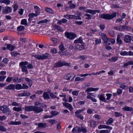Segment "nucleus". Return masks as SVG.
Listing matches in <instances>:
<instances>
[{"label": "nucleus", "instance_id": "obj_19", "mask_svg": "<svg viewBox=\"0 0 133 133\" xmlns=\"http://www.w3.org/2000/svg\"><path fill=\"white\" fill-rule=\"evenodd\" d=\"M77 130L79 132H82L83 133H86L87 131V129L84 127H78Z\"/></svg>", "mask_w": 133, "mask_h": 133}, {"label": "nucleus", "instance_id": "obj_30", "mask_svg": "<svg viewBox=\"0 0 133 133\" xmlns=\"http://www.w3.org/2000/svg\"><path fill=\"white\" fill-rule=\"evenodd\" d=\"M133 65V61H130L128 62L125 63L123 65V67L126 68L129 65Z\"/></svg>", "mask_w": 133, "mask_h": 133}, {"label": "nucleus", "instance_id": "obj_23", "mask_svg": "<svg viewBox=\"0 0 133 133\" xmlns=\"http://www.w3.org/2000/svg\"><path fill=\"white\" fill-rule=\"evenodd\" d=\"M97 97L99 98V100L104 102H106L107 101L106 99L102 94L98 95Z\"/></svg>", "mask_w": 133, "mask_h": 133}, {"label": "nucleus", "instance_id": "obj_7", "mask_svg": "<svg viewBox=\"0 0 133 133\" xmlns=\"http://www.w3.org/2000/svg\"><path fill=\"white\" fill-rule=\"evenodd\" d=\"M65 35L66 38L70 40H72L75 39L77 36L75 34L68 32H65Z\"/></svg>", "mask_w": 133, "mask_h": 133}, {"label": "nucleus", "instance_id": "obj_11", "mask_svg": "<svg viewBox=\"0 0 133 133\" xmlns=\"http://www.w3.org/2000/svg\"><path fill=\"white\" fill-rule=\"evenodd\" d=\"M81 45L79 44H77L76 45L75 47V49L76 50H78L79 51L85 49L84 46L85 43H83L81 44Z\"/></svg>", "mask_w": 133, "mask_h": 133}, {"label": "nucleus", "instance_id": "obj_13", "mask_svg": "<svg viewBox=\"0 0 133 133\" xmlns=\"http://www.w3.org/2000/svg\"><path fill=\"white\" fill-rule=\"evenodd\" d=\"M98 128L99 129H112V128L108 125H105L100 124L98 126Z\"/></svg>", "mask_w": 133, "mask_h": 133}, {"label": "nucleus", "instance_id": "obj_60", "mask_svg": "<svg viewBox=\"0 0 133 133\" xmlns=\"http://www.w3.org/2000/svg\"><path fill=\"white\" fill-rule=\"evenodd\" d=\"M79 92L77 90H75L73 91L72 92V95L74 96H78V95Z\"/></svg>", "mask_w": 133, "mask_h": 133}, {"label": "nucleus", "instance_id": "obj_6", "mask_svg": "<svg viewBox=\"0 0 133 133\" xmlns=\"http://www.w3.org/2000/svg\"><path fill=\"white\" fill-rule=\"evenodd\" d=\"M75 75L73 73H69L65 74L64 77V79L71 81H73L75 77Z\"/></svg>", "mask_w": 133, "mask_h": 133}, {"label": "nucleus", "instance_id": "obj_50", "mask_svg": "<svg viewBox=\"0 0 133 133\" xmlns=\"http://www.w3.org/2000/svg\"><path fill=\"white\" fill-rule=\"evenodd\" d=\"M120 54L121 56H127L128 55V52L126 51H123L120 52Z\"/></svg>", "mask_w": 133, "mask_h": 133}, {"label": "nucleus", "instance_id": "obj_16", "mask_svg": "<svg viewBox=\"0 0 133 133\" xmlns=\"http://www.w3.org/2000/svg\"><path fill=\"white\" fill-rule=\"evenodd\" d=\"M5 44L7 46V49L10 51L14 50L15 48V47L14 45L11 44H7L5 43Z\"/></svg>", "mask_w": 133, "mask_h": 133}, {"label": "nucleus", "instance_id": "obj_59", "mask_svg": "<svg viewBox=\"0 0 133 133\" xmlns=\"http://www.w3.org/2000/svg\"><path fill=\"white\" fill-rule=\"evenodd\" d=\"M13 77H8L6 78V81L8 83L10 82L13 79Z\"/></svg>", "mask_w": 133, "mask_h": 133}, {"label": "nucleus", "instance_id": "obj_31", "mask_svg": "<svg viewBox=\"0 0 133 133\" xmlns=\"http://www.w3.org/2000/svg\"><path fill=\"white\" fill-rule=\"evenodd\" d=\"M44 9L48 13L51 14H53L54 13V11L50 8L45 7Z\"/></svg>", "mask_w": 133, "mask_h": 133}, {"label": "nucleus", "instance_id": "obj_26", "mask_svg": "<svg viewBox=\"0 0 133 133\" xmlns=\"http://www.w3.org/2000/svg\"><path fill=\"white\" fill-rule=\"evenodd\" d=\"M118 57L117 56H114L112 57L111 58H109L108 59L109 61L111 62H115L118 59Z\"/></svg>", "mask_w": 133, "mask_h": 133}, {"label": "nucleus", "instance_id": "obj_29", "mask_svg": "<svg viewBox=\"0 0 133 133\" xmlns=\"http://www.w3.org/2000/svg\"><path fill=\"white\" fill-rule=\"evenodd\" d=\"M42 96L44 99H48L50 98L49 95L47 92H44Z\"/></svg>", "mask_w": 133, "mask_h": 133}, {"label": "nucleus", "instance_id": "obj_17", "mask_svg": "<svg viewBox=\"0 0 133 133\" xmlns=\"http://www.w3.org/2000/svg\"><path fill=\"white\" fill-rule=\"evenodd\" d=\"M99 90L98 88H88L85 90V92H89L92 91H97Z\"/></svg>", "mask_w": 133, "mask_h": 133}, {"label": "nucleus", "instance_id": "obj_4", "mask_svg": "<svg viewBox=\"0 0 133 133\" xmlns=\"http://www.w3.org/2000/svg\"><path fill=\"white\" fill-rule=\"evenodd\" d=\"M32 56L38 60H43L48 59L49 57H50L51 56V55L49 53L46 52L42 55L38 54L33 55Z\"/></svg>", "mask_w": 133, "mask_h": 133}, {"label": "nucleus", "instance_id": "obj_12", "mask_svg": "<svg viewBox=\"0 0 133 133\" xmlns=\"http://www.w3.org/2000/svg\"><path fill=\"white\" fill-rule=\"evenodd\" d=\"M15 85L10 84L4 87L5 89L8 90H15Z\"/></svg>", "mask_w": 133, "mask_h": 133}, {"label": "nucleus", "instance_id": "obj_15", "mask_svg": "<svg viewBox=\"0 0 133 133\" xmlns=\"http://www.w3.org/2000/svg\"><path fill=\"white\" fill-rule=\"evenodd\" d=\"M90 126L93 128L96 127L97 125V122L96 121L93 119H91L89 122Z\"/></svg>", "mask_w": 133, "mask_h": 133}, {"label": "nucleus", "instance_id": "obj_36", "mask_svg": "<svg viewBox=\"0 0 133 133\" xmlns=\"http://www.w3.org/2000/svg\"><path fill=\"white\" fill-rule=\"evenodd\" d=\"M112 129L102 130H100L99 133H109Z\"/></svg>", "mask_w": 133, "mask_h": 133}, {"label": "nucleus", "instance_id": "obj_34", "mask_svg": "<svg viewBox=\"0 0 133 133\" xmlns=\"http://www.w3.org/2000/svg\"><path fill=\"white\" fill-rule=\"evenodd\" d=\"M15 89L20 90L22 89V86L21 84H17L15 85Z\"/></svg>", "mask_w": 133, "mask_h": 133}, {"label": "nucleus", "instance_id": "obj_24", "mask_svg": "<svg viewBox=\"0 0 133 133\" xmlns=\"http://www.w3.org/2000/svg\"><path fill=\"white\" fill-rule=\"evenodd\" d=\"M99 35L101 36L102 38L103 41L108 38L105 34L100 33H99Z\"/></svg>", "mask_w": 133, "mask_h": 133}, {"label": "nucleus", "instance_id": "obj_55", "mask_svg": "<svg viewBox=\"0 0 133 133\" xmlns=\"http://www.w3.org/2000/svg\"><path fill=\"white\" fill-rule=\"evenodd\" d=\"M108 32L109 35L110 36L113 37L114 36L115 33L114 31L112 30H110L108 31Z\"/></svg>", "mask_w": 133, "mask_h": 133}, {"label": "nucleus", "instance_id": "obj_22", "mask_svg": "<svg viewBox=\"0 0 133 133\" xmlns=\"http://www.w3.org/2000/svg\"><path fill=\"white\" fill-rule=\"evenodd\" d=\"M125 84V83H121V84H120V86H119V88L125 90L128 89V87L127 86L124 85Z\"/></svg>", "mask_w": 133, "mask_h": 133}, {"label": "nucleus", "instance_id": "obj_52", "mask_svg": "<svg viewBox=\"0 0 133 133\" xmlns=\"http://www.w3.org/2000/svg\"><path fill=\"white\" fill-rule=\"evenodd\" d=\"M11 54L12 56H14V57H15L17 55H19V53L15 51L11 52Z\"/></svg>", "mask_w": 133, "mask_h": 133}, {"label": "nucleus", "instance_id": "obj_42", "mask_svg": "<svg viewBox=\"0 0 133 133\" xmlns=\"http://www.w3.org/2000/svg\"><path fill=\"white\" fill-rule=\"evenodd\" d=\"M51 40L53 41L54 43V46H55L56 45V43L58 42V41L57 39L55 38H51Z\"/></svg>", "mask_w": 133, "mask_h": 133}, {"label": "nucleus", "instance_id": "obj_40", "mask_svg": "<svg viewBox=\"0 0 133 133\" xmlns=\"http://www.w3.org/2000/svg\"><path fill=\"white\" fill-rule=\"evenodd\" d=\"M59 47L61 51H63L65 50V48L64 47V44L62 42L61 43Z\"/></svg>", "mask_w": 133, "mask_h": 133}, {"label": "nucleus", "instance_id": "obj_62", "mask_svg": "<svg viewBox=\"0 0 133 133\" xmlns=\"http://www.w3.org/2000/svg\"><path fill=\"white\" fill-rule=\"evenodd\" d=\"M117 92L118 95H120L122 93V90L120 88H117Z\"/></svg>", "mask_w": 133, "mask_h": 133}, {"label": "nucleus", "instance_id": "obj_61", "mask_svg": "<svg viewBox=\"0 0 133 133\" xmlns=\"http://www.w3.org/2000/svg\"><path fill=\"white\" fill-rule=\"evenodd\" d=\"M115 116L116 117L122 116V114L117 112H115Z\"/></svg>", "mask_w": 133, "mask_h": 133}, {"label": "nucleus", "instance_id": "obj_1", "mask_svg": "<svg viewBox=\"0 0 133 133\" xmlns=\"http://www.w3.org/2000/svg\"><path fill=\"white\" fill-rule=\"evenodd\" d=\"M26 111L30 112L33 111L35 113H39L43 111V109L41 107L35 106H25L24 108H22Z\"/></svg>", "mask_w": 133, "mask_h": 133}, {"label": "nucleus", "instance_id": "obj_51", "mask_svg": "<svg viewBox=\"0 0 133 133\" xmlns=\"http://www.w3.org/2000/svg\"><path fill=\"white\" fill-rule=\"evenodd\" d=\"M87 58V56L86 55H81L79 57V58L81 59V60H84L86 59Z\"/></svg>", "mask_w": 133, "mask_h": 133}, {"label": "nucleus", "instance_id": "obj_35", "mask_svg": "<svg viewBox=\"0 0 133 133\" xmlns=\"http://www.w3.org/2000/svg\"><path fill=\"white\" fill-rule=\"evenodd\" d=\"M72 1L71 0L68 2V4H69L70 7L71 9L75 8L76 7L75 5L74 4H72Z\"/></svg>", "mask_w": 133, "mask_h": 133}, {"label": "nucleus", "instance_id": "obj_14", "mask_svg": "<svg viewBox=\"0 0 133 133\" xmlns=\"http://www.w3.org/2000/svg\"><path fill=\"white\" fill-rule=\"evenodd\" d=\"M131 40V36L128 35H125L124 38V41L127 43L130 42Z\"/></svg>", "mask_w": 133, "mask_h": 133}, {"label": "nucleus", "instance_id": "obj_54", "mask_svg": "<svg viewBox=\"0 0 133 133\" xmlns=\"http://www.w3.org/2000/svg\"><path fill=\"white\" fill-rule=\"evenodd\" d=\"M50 51L53 54H56L57 52V49L55 48L51 49Z\"/></svg>", "mask_w": 133, "mask_h": 133}, {"label": "nucleus", "instance_id": "obj_10", "mask_svg": "<svg viewBox=\"0 0 133 133\" xmlns=\"http://www.w3.org/2000/svg\"><path fill=\"white\" fill-rule=\"evenodd\" d=\"M12 9L10 6L3 7L2 9V13L4 14H8L12 12Z\"/></svg>", "mask_w": 133, "mask_h": 133}, {"label": "nucleus", "instance_id": "obj_57", "mask_svg": "<svg viewBox=\"0 0 133 133\" xmlns=\"http://www.w3.org/2000/svg\"><path fill=\"white\" fill-rule=\"evenodd\" d=\"M7 129L3 126L0 125V131L3 132H6Z\"/></svg>", "mask_w": 133, "mask_h": 133}, {"label": "nucleus", "instance_id": "obj_44", "mask_svg": "<svg viewBox=\"0 0 133 133\" xmlns=\"http://www.w3.org/2000/svg\"><path fill=\"white\" fill-rule=\"evenodd\" d=\"M84 16H85L87 17L85 18V19L88 20H89L91 19L92 17V15H91L87 13H85L84 15Z\"/></svg>", "mask_w": 133, "mask_h": 133}, {"label": "nucleus", "instance_id": "obj_38", "mask_svg": "<svg viewBox=\"0 0 133 133\" xmlns=\"http://www.w3.org/2000/svg\"><path fill=\"white\" fill-rule=\"evenodd\" d=\"M103 41L105 46H108L110 45L111 44L110 42L109 38Z\"/></svg>", "mask_w": 133, "mask_h": 133}, {"label": "nucleus", "instance_id": "obj_8", "mask_svg": "<svg viewBox=\"0 0 133 133\" xmlns=\"http://www.w3.org/2000/svg\"><path fill=\"white\" fill-rule=\"evenodd\" d=\"M85 108H83L82 109H79L78 110L76 111L75 112V116L78 118L79 119L81 120H83L84 119V117L82 114H79L82 112V111L85 110Z\"/></svg>", "mask_w": 133, "mask_h": 133}, {"label": "nucleus", "instance_id": "obj_46", "mask_svg": "<svg viewBox=\"0 0 133 133\" xmlns=\"http://www.w3.org/2000/svg\"><path fill=\"white\" fill-rule=\"evenodd\" d=\"M122 28L124 30H125L127 31H130L131 29L130 27L125 25H122Z\"/></svg>", "mask_w": 133, "mask_h": 133}, {"label": "nucleus", "instance_id": "obj_3", "mask_svg": "<svg viewBox=\"0 0 133 133\" xmlns=\"http://www.w3.org/2000/svg\"><path fill=\"white\" fill-rule=\"evenodd\" d=\"M116 12H115L111 14H101L100 17L101 18L105 19L110 20L116 16Z\"/></svg>", "mask_w": 133, "mask_h": 133}, {"label": "nucleus", "instance_id": "obj_20", "mask_svg": "<svg viewBox=\"0 0 133 133\" xmlns=\"http://www.w3.org/2000/svg\"><path fill=\"white\" fill-rule=\"evenodd\" d=\"M122 109L125 111H132V107L125 106L122 108Z\"/></svg>", "mask_w": 133, "mask_h": 133}, {"label": "nucleus", "instance_id": "obj_28", "mask_svg": "<svg viewBox=\"0 0 133 133\" xmlns=\"http://www.w3.org/2000/svg\"><path fill=\"white\" fill-rule=\"evenodd\" d=\"M25 80L26 82L29 83L28 84L30 87L32 86L33 83L31 80L29 78L26 77L25 78Z\"/></svg>", "mask_w": 133, "mask_h": 133}, {"label": "nucleus", "instance_id": "obj_41", "mask_svg": "<svg viewBox=\"0 0 133 133\" xmlns=\"http://www.w3.org/2000/svg\"><path fill=\"white\" fill-rule=\"evenodd\" d=\"M54 27L55 28V29L57 30L58 31H62V29L60 26L56 25H54Z\"/></svg>", "mask_w": 133, "mask_h": 133}, {"label": "nucleus", "instance_id": "obj_37", "mask_svg": "<svg viewBox=\"0 0 133 133\" xmlns=\"http://www.w3.org/2000/svg\"><path fill=\"white\" fill-rule=\"evenodd\" d=\"M84 12L94 15V10L91 9H86Z\"/></svg>", "mask_w": 133, "mask_h": 133}, {"label": "nucleus", "instance_id": "obj_32", "mask_svg": "<svg viewBox=\"0 0 133 133\" xmlns=\"http://www.w3.org/2000/svg\"><path fill=\"white\" fill-rule=\"evenodd\" d=\"M46 123H38V127L39 128H44L46 126Z\"/></svg>", "mask_w": 133, "mask_h": 133}, {"label": "nucleus", "instance_id": "obj_53", "mask_svg": "<svg viewBox=\"0 0 133 133\" xmlns=\"http://www.w3.org/2000/svg\"><path fill=\"white\" fill-rule=\"evenodd\" d=\"M9 61V60L7 58H3L2 60V62L5 64H8V62Z\"/></svg>", "mask_w": 133, "mask_h": 133}, {"label": "nucleus", "instance_id": "obj_25", "mask_svg": "<svg viewBox=\"0 0 133 133\" xmlns=\"http://www.w3.org/2000/svg\"><path fill=\"white\" fill-rule=\"evenodd\" d=\"M116 42L119 45H121L122 43V41L121 40L120 35L118 34L116 39Z\"/></svg>", "mask_w": 133, "mask_h": 133}, {"label": "nucleus", "instance_id": "obj_21", "mask_svg": "<svg viewBox=\"0 0 133 133\" xmlns=\"http://www.w3.org/2000/svg\"><path fill=\"white\" fill-rule=\"evenodd\" d=\"M63 104L64 106L66 108H68L70 111L72 110L73 109L72 105L70 104L67 103H63Z\"/></svg>", "mask_w": 133, "mask_h": 133}, {"label": "nucleus", "instance_id": "obj_18", "mask_svg": "<svg viewBox=\"0 0 133 133\" xmlns=\"http://www.w3.org/2000/svg\"><path fill=\"white\" fill-rule=\"evenodd\" d=\"M83 43H84L83 42V38L81 36L78 39H75L74 42V43L75 44H82Z\"/></svg>", "mask_w": 133, "mask_h": 133}, {"label": "nucleus", "instance_id": "obj_2", "mask_svg": "<svg viewBox=\"0 0 133 133\" xmlns=\"http://www.w3.org/2000/svg\"><path fill=\"white\" fill-rule=\"evenodd\" d=\"M19 64L21 67L22 71L25 72L26 74L28 73L27 68L31 69L33 67L32 64H28V62L26 61L21 62Z\"/></svg>", "mask_w": 133, "mask_h": 133}, {"label": "nucleus", "instance_id": "obj_5", "mask_svg": "<svg viewBox=\"0 0 133 133\" xmlns=\"http://www.w3.org/2000/svg\"><path fill=\"white\" fill-rule=\"evenodd\" d=\"M70 63H68L64 61H62L61 60L59 61L54 65V66L56 68L61 67L64 66H69Z\"/></svg>", "mask_w": 133, "mask_h": 133}, {"label": "nucleus", "instance_id": "obj_33", "mask_svg": "<svg viewBox=\"0 0 133 133\" xmlns=\"http://www.w3.org/2000/svg\"><path fill=\"white\" fill-rule=\"evenodd\" d=\"M59 114V112L55 110H52L51 112V115L52 118L53 117Z\"/></svg>", "mask_w": 133, "mask_h": 133}, {"label": "nucleus", "instance_id": "obj_47", "mask_svg": "<svg viewBox=\"0 0 133 133\" xmlns=\"http://www.w3.org/2000/svg\"><path fill=\"white\" fill-rule=\"evenodd\" d=\"M49 21V20L47 19H45L43 20H42L38 22L37 23L39 24L41 23H47Z\"/></svg>", "mask_w": 133, "mask_h": 133}, {"label": "nucleus", "instance_id": "obj_45", "mask_svg": "<svg viewBox=\"0 0 133 133\" xmlns=\"http://www.w3.org/2000/svg\"><path fill=\"white\" fill-rule=\"evenodd\" d=\"M25 29L24 27L23 26L21 25L17 27V31H21Z\"/></svg>", "mask_w": 133, "mask_h": 133}, {"label": "nucleus", "instance_id": "obj_64", "mask_svg": "<svg viewBox=\"0 0 133 133\" xmlns=\"http://www.w3.org/2000/svg\"><path fill=\"white\" fill-rule=\"evenodd\" d=\"M23 94H23L24 96H29L31 95V93L30 92H25V91H24Z\"/></svg>", "mask_w": 133, "mask_h": 133}, {"label": "nucleus", "instance_id": "obj_27", "mask_svg": "<svg viewBox=\"0 0 133 133\" xmlns=\"http://www.w3.org/2000/svg\"><path fill=\"white\" fill-rule=\"evenodd\" d=\"M34 7L35 10V12L36 14H39L40 12V9L39 8L38 6L36 5H34Z\"/></svg>", "mask_w": 133, "mask_h": 133}, {"label": "nucleus", "instance_id": "obj_56", "mask_svg": "<svg viewBox=\"0 0 133 133\" xmlns=\"http://www.w3.org/2000/svg\"><path fill=\"white\" fill-rule=\"evenodd\" d=\"M18 6L16 3L15 4L13 7L14 10L13 11L14 12H16L18 8Z\"/></svg>", "mask_w": 133, "mask_h": 133}, {"label": "nucleus", "instance_id": "obj_58", "mask_svg": "<svg viewBox=\"0 0 133 133\" xmlns=\"http://www.w3.org/2000/svg\"><path fill=\"white\" fill-rule=\"evenodd\" d=\"M95 42L96 44H99L101 43V39L97 38L95 40Z\"/></svg>", "mask_w": 133, "mask_h": 133}, {"label": "nucleus", "instance_id": "obj_63", "mask_svg": "<svg viewBox=\"0 0 133 133\" xmlns=\"http://www.w3.org/2000/svg\"><path fill=\"white\" fill-rule=\"evenodd\" d=\"M22 89H27L29 88V87L28 85H26L25 84L23 83L22 84Z\"/></svg>", "mask_w": 133, "mask_h": 133}, {"label": "nucleus", "instance_id": "obj_9", "mask_svg": "<svg viewBox=\"0 0 133 133\" xmlns=\"http://www.w3.org/2000/svg\"><path fill=\"white\" fill-rule=\"evenodd\" d=\"M0 110L2 111L4 114L10 112L11 110L7 105L0 106Z\"/></svg>", "mask_w": 133, "mask_h": 133}, {"label": "nucleus", "instance_id": "obj_49", "mask_svg": "<svg viewBox=\"0 0 133 133\" xmlns=\"http://www.w3.org/2000/svg\"><path fill=\"white\" fill-rule=\"evenodd\" d=\"M37 16L38 15L37 14L33 13L29 14L28 15V16L29 17H30L32 18H33L34 17H37Z\"/></svg>", "mask_w": 133, "mask_h": 133}, {"label": "nucleus", "instance_id": "obj_48", "mask_svg": "<svg viewBox=\"0 0 133 133\" xmlns=\"http://www.w3.org/2000/svg\"><path fill=\"white\" fill-rule=\"evenodd\" d=\"M21 24L26 25H27V21L25 19H22L21 22Z\"/></svg>", "mask_w": 133, "mask_h": 133}, {"label": "nucleus", "instance_id": "obj_39", "mask_svg": "<svg viewBox=\"0 0 133 133\" xmlns=\"http://www.w3.org/2000/svg\"><path fill=\"white\" fill-rule=\"evenodd\" d=\"M113 122V119L112 118H110L107 121L106 124L107 125H111L112 123Z\"/></svg>", "mask_w": 133, "mask_h": 133}, {"label": "nucleus", "instance_id": "obj_43", "mask_svg": "<svg viewBox=\"0 0 133 133\" xmlns=\"http://www.w3.org/2000/svg\"><path fill=\"white\" fill-rule=\"evenodd\" d=\"M13 110L14 111H16L19 112L22 111V109L21 107H14L13 108Z\"/></svg>", "mask_w": 133, "mask_h": 133}]
</instances>
